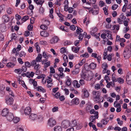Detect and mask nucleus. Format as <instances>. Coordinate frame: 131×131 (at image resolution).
Returning a JSON list of instances; mask_svg holds the SVG:
<instances>
[{
    "label": "nucleus",
    "mask_w": 131,
    "mask_h": 131,
    "mask_svg": "<svg viewBox=\"0 0 131 131\" xmlns=\"http://www.w3.org/2000/svg\"><path fill=\"white\" fill-rule=\"evenodd\" d=\"M93 100L96 103H99L100 101V97L101 94L98 91L94 90L92 92Z\"/></svg>",
    "instance_id": "obj_1"
},
{
    "label": "nucleus",
    "mask_w": 131,
    "mask_h": 131,
    "mask_svg": "<svg viewBox=\"0 0 131 131\" xmlns=\"http://www.w3.org/2000/svg\"><path fill=\"white\" fill-rule=\"evenodd\" d=\"M123 54L124 57L126 59H128L130 57L131 55V49L129 46H127L125 47Z\"/></svg>",
    "instance_id": "obj_2"
},
{
    "label": "nucleus",
    "mask_w": 131,
    "mask_h": 131,
    "mask_svg": "<svg viewBox=\"0 0 131 131\" xmlns=\"http://www.w3.org/2000/svg\"><path fill=\"white\" fill-rule=\"evenodd\" d=\"M56 122L55 119L53 118H51L48 121L47 124L49 126L52 127L55 125Z\"/></svg>",
    "instance_id": "obj_3"
},
{
    "label": "nucleus",
    "mask_w": 131,
    "mask_h": 131,
    "mask_svg": "<svg viewBox=\"0 0 131 131\" xmlns=\"http://www.w3.org/2000/svg\"><path fill=\"white\" fill-rule=\"evenodd\" d=\"M82 77L86 80H90L92 78V77L88 73H84L81 75Z\"/></svg>",
    "instance_id": "obj_4"
},
{
    "label": "nucleus",
    "mask_w": 131,
    "mask_h": 131,
    "mask_svg": "<svg viewBox=\"0 0 131 131\" xmlns=\"http://www.w3.org/2000/svg\"><path fill=\"white\" fill-rule=\"evenodd\" d=\"M14 101L13 98L10 96H8L5 99V103L8 105H11L13 103Z\"/></svg>",
    "instance_id": "obj_5"
},
{
    "label": "nucleus",
    "mask_w": 131,
    "mask_h": 131,
    "mask_svg": "<svg viewBox=\"0 0 131 131\" xmlns=\"http://www.w3.org/2000/svg\"><path fill=\"white\" fill-rule=\"evenodd\" d=\"M37 62L35 61H32L31 62V66L34 67V69L36 70H39L41 67V66Z\"/></svg>",
    "instance_id": "obj_6"
},
{
    "label": "nucleus",
    "mask_w": 131,
    "mask_h": 131,
    "mask_svg": "<svg viewBox=\"0 0 131 131\" xmlns=\"http://www.w3.org/2000/svg\"><path fill=\"white\" fill-rule=\"evenodd\" d=\"M47 86L48 88L51 87L53 85L52 79L49 77H47Z\"/></svg>",
    "instance_id": "obj_7"
},
{
    "label": "nucleus",
    "mask_w": 131,
    "mask_h": 131,
    "mask_svg": "<svg viewBox=\"0 0 131 131\" xmlns=\"http://www.w3.org/2000/svg\"><path fill=\"white\" fill-rule=\"evenodd\" d=\"M62 126L64 128H67L70 126V122L68 121H64L62 123Z\"/></svg>",
    "instance_id": "obj_8"
},
{
    "label": "nucleus",
    "mask_w": 131,
    "mask_h": 131,
    "mask_svg": "<svg viewBox=\"0 0 131 131\" xmlns=\"http://www.w3.org/2000/svg\"><path fill=\"white\" fill-rule=\"evenodd\" d=\"M2 20L4 23L8 22L10 20V17L7 15H4L2 17Z\"/></svg>",
    "instance_id": "obj_9"
},
{
    "label": "nucleus",
    "mask_w": 131,
    "mask_h": 131,
    "mask_svg": "<svg viewBox=\"0 0 131 131\" xmlns=\"http://www.w3.org/2000/svg\"><path fill=\"white\" fill-rule=\"evenodd\" d=\"M9 113V110L7 108H5L2 110L1 114L2 116L6 117Z\"/></svg>",
    "instance_id": "obj_10"
},
{
    "label": "nucleus",
    "mask_w": 131,
    "mask_h": 131,
    "mask_svg": "<svg viewBox=\"0 0 131 131\" xmlns=\"http://www.w3.org/2000/svg\"><path fill=\"white\" fill-rule=\"evenodd\" d=\"M7 120L9 121H11L13 119L14 117L12 113H9L6 117Z\"/></svg>",
    "instance_id": "obj_11"
},
{
    "label": "nucleus",
    "mask_w": 131,
    "mask_h": 131,
    "mask_svg": "<svg viewBox=\"0 0 131 131\" xmlns=\"http://www.w3.org/2000/svg\"><path fill=\"white\" fill-rule=\"evenodd\" d=\"M31 112V109L29 107H26L24 110V113L26 115H28Z\"/></svg>",
    "instance_id": "obj_12"
},
{
    "label": "nucleus",
    "mask_w": 131,
    "mask_h": 131,
    "mask_svg": "<svg viewBox=\"0 0 131 131\" xmlns=\"http://www.w3.org/2000/svg\"><path fill=\"white\" fill-rule=\"evenodd\" d=\"M48 60H42L41 63L42 64H44L45 68H47L50 65V61H48Z\"/></svg>",
    "instance_id": "obj_13"
},
{
    "label": "nucleus",
    "mask_w": 131,
    "mask_h": 131,
    "mask_svg": "<svg viewBox=\"0 0 131 131\" xmlns=\"http://www.w3.org/2000/svg\"><path fill=\"white\" fill-rule=\"evenodd\" d=\"M42 54H39L38 55L37 57L36 58L35 60H33V61H35L36 62H38L42 61Z\"/></svg>",
    "instance_id": "obj_14"
},
{
    "label": "nucleus",
    "mask_w": 131,
    "mask_h": 131,
    "mask_svg": "<svg viewBox=\"0 0 131 131\" xmlns=\"http://www.w3.org/2000/svg\"><path fill=\"white\" fill-rule=\"evenodd\" d=\"M90 13H92L93 15H96L98 13V9H88Z\"/></svg>",
    "instance_id": "obj_15"
},
{
    "label": "nucleus",
    "mask_w": 131,
    "mask_h": 131,
    "mask_svg": "<svg viewBox=\"0 0 131 131\" xmlns=\"http://www.w3.org/2000/svg\"><path fill=\"white\" fill-rule=\"evenodd\" d=\"M59 40V39L58 37L54 36L51 39L50 42L52 44L54 43L57 42Z\"/></svg>",
    "instance_id": "obj_16"
},
{
    "label": "nucleus",
    "mask_w": 131,
    "mask_h": 131,
    "mask_svg": "<svg viewBox=\"0 0 131 131\" xmlns=\"http://www.w3.org/2000/svg\"><path fill=\"white\" fill-rule=\"evenodd\" d=\"M71 102L74 104L78 105L79 103V99L77 97H75L72 99Z\"/></svg>",
    "instance_id": "obj_17"
},
{
    "label": "nucleus",
    "mask_w": 131,
    "mask_h": 131,
    "mask_svg": "<svg viewBox=\"0 0 131 131\" xmlns=\"http://www.w3.org/2000/svg\"><path fill=\"white\" fill-rule=\"evenodd\" d=\"M109 121V118L108 117H105L104 118L102 119L101 121V123L103 125H105Z\"/></svg>",
    "instance_id": "obj_18"
},
{
    "label": "nucleus",
    "mask_w": 131,
    "mask_h": 131,
    "mask_svg": "<svg viewBox=\"0 0 131 131\" xmlns=\"http://www.w3.org/2000/svg\"><path fill=\"white\" fill-rule=\"evenodd\" d=\"M66 79L65 82L66 84L68 86H69L71 84L72 82L71 79L68 77H66Z\"/></svg>",
    "instance_id": "obj_19"
},
{
    "label": "nucleus",
    "mask_w": 131,
    "mask_h": 131,
    "mask_svg": "<svg viewBox=\"0 0 131 131\" xmlns=\"http://www.w3.org/2000/svg\"><path fill=\"white\" fill-rule=\"evenodd\" d=\"M40 35L43 37H46L49 35V34L46 31H43L40 32Z\"/></svg>",
    "instance_id": "obj_20"
},
{
    "label": "nucleus",
    "mask_w": 131,
    "mask_h": 131,
    "mask_svg": "<svg viewBox=\"0 0 131 131\" xmlns=\"http://www.w3.org/2000/svg\"><path fill=\"white\" fill-rule=\"evenodd\" d=\"M90 19L88 16H86V17L83 20V23H86V25L87 26L89 24Z\"/></svg>",
    "instance_id": "obj_21"
},
{
    "label": "nucleus",
    "mask_w": 131,
    "mask_h": 131,
    "mask_svg": "<svg viewBox=\"0 0 131 131\" xmlns=\"http://www.w3.org/2000/svg\"><path fill=\"white\" fill-rule=\"evenodd\" d=\"M73 86L76 88H79L80 86V85L78 83V82L76 80H74L73 82Z\"/></svg>",
    "instance_id": "obj_22"
},
{
    "label": "nucleus",
    "mask_w": 131,
    "mask_h": 131,
    "mask_svg": "<svg viewBox=\"0 0 131 131\" xmlns=\"http://www.w3.org/2000/svg\"><path fill=\"white\" fill-rule=\"evenodd\" d=\"M37 115L35 114H32L29 116V118L32 120H35L37 118Z\"/></svg>",
    "instance_id": "obj_23"
},
{
    "label": "nucleus",
    "mask_w": 131,
    "mask_h": 131,
    "mask_svg": "<svg viewBox=\"0 0 131 131\" xmlns=\"http://www.w3.org/2000/svg\"><path fill=\"white\" fill-rule=\"evenodd\" d=\"M77 123L76 121L75 120H72L71 122H70V126L71 127H73L76 126Z\"/></svg>",
    "instance_id": "obj_24"
},
{
    "label": "nucleus",
    "mask_w": 131,
    "mask_h": 131,
    "mask_svg": "<svg viewBox=\"0 0 131 131\" xmlns=\"http://www.w3.org/2000/svg\"><path fill=\"white\" fill-rule=\"evenodd\" d=\"M36 89L38 91L42 92L43 93L46 92L45 90L41 86H38L36 88Z\"/></svg>",
    "instance_id": "obj_25"
},
{
    "label": "nucleus",
    "mask_w": 131,
    "mask_h": 131,
    "mask_svg": "<svg viewBox=\"0 0 131 131\" xmlns=\"http://www.w3.org/2000/svg\"><path fill=\"white\" fill-rule=\"evenodd\" d=\"M97 66L96 63L94 62H91L89 65L90 68L92 69H94L96 68Z\"/></svg>",
    "instance_id": "obj_26"
},
{
    "label": "nucleus",
    "mask_w": 131,
    "mask_h": 131,
    "mask_svg": "<svg viewBox=\"0 0 131 131\" xmlns=\"http://www.w3.org/2000/svg\"><path fill=\"white\" fill-rule=\"evenodd\" d=\"M49 54H47L45 52H43L42 53V55L43 57L45 58V59H43L42 60H48V59L49 58Z\"/></svg>",
    "instance_id": "obj_27"
},
{
    "label": "nucleus",
    "mask_w": 131,
    "mask_h": 131,
    "mask_svg": "<svg viewBox=\"0 0 131 131\" xmlns=\"http://www.w3.org/2000/svg\"><path fill=\"white\" fill-rule=\"evenodd\" d=\"M61 89L62 90H63L65 92V94L66 95H68L69 93V90L66 88L64 86H62Z\"/></svg>",
    "instance_id": "obj_28"
},
{
    "label": "nucleus",
    "mask_w": 131,
    "mask_h": 131,
    "mask_svg": "<svg viewBox=\"0 0 131 131\" xmlns=\"http://www.w3.org/2000/svg\"><path fill=\"white\" fill-rule=\"evenodd\" d=\"M6 26L5 24H3L0 26V29L1 31L4 32L6 30Z\"/></svg>",
    "instance_id": "obj_29"
},
{
    "label": "nucleus",
    "mask_w": 131,
    "mask_h": 131,
    "mask_svg": "<svg viewBox=\"0 0 131 131\" xmlns=\"http://www.w3.org/2000/svg\"><path fill=\"white\" fill-rule=\"evenodd\" d=\"M62 129L61 126H56L54 128V131H62Z\"/></svg>",
    "instance_id": "obj_30"
},
{
    "label": "nucleus",
    "mask_w": 131,
    "mask_h": 131,
    "mask_svg": "<svg viewBox=\"0 0 131 131\" xmlns=\"http://www.w3.org/2000/svg\"><path fill=\"white\" fill-rule=\"evenodd\" d=\"M101 37L103 39V41L104 42L106 41L108 39L106 38V33L102 34L101 36Z\"/></svg>",
    "instance_id": "obj_31"
},
{
    "label": "nucleus",
    "mask_w": 131,
    "mask_h": 131,
    "mask_svg": "<svg viewBox=\"0 0 131 131\" xmlns=\"http://www.w3.org/2000/svg\"><path fill=\"white\" fill-rule=\"evenodd\" d=\"M87 35V33L86 32H84L83 34L82 35V34H81L78 36V38L80 40H82L84 36L85 37V36H86Z\"/></svg>",
    "instance_id": "obj_32"
},
{
    "label": "nucleus",
    "mask_w": 131,
    "mask_h": 131,
    "mask_svg": "<svg viewBox=\"0 0 131 131\" xmlns=\"http://www.w3.org/2000/svg\"><path fill=\"white\" fill-rule=\"evenodd\" d=\"M79 49V47H76L74 46L72 47V51L76 53H77L78 52Z\"/></svg>",
    "instance_id": "obj_33"
},
{
    "label": "nucleus",
    "mask_w": 131,
    "mask_h": 131,
    "mask_svg": "<svg viewBox=\"0 0 131 131\" xmlns=\"http://www.w3.org/2000/svg\"><path fill=\"white\" fill-rule=\"evenodd\" d=\"M53 9H51L50 10L49 14V16L50 18L52 19H53L54 18V17L53 15Z\"/></svg>",
    "instance_id": "obj_34"
},
{
    "label": "nucleus",
    "mask_w": 131,
    "mask_h": 131,
    "mask_svg": "<svg viewBox=\"0 0 131 131\" xmlns=\"http://www.w3.org/2000/svg\"><path fill=\"white\" fill-rule=\"evenodd\" d=\"M101 75L98 73H96L95 75V77L96 80H99L101 79Z\"/></svg>",
    "instance_id": "obj_35"
},
{
    "label": "nucleus",
    "mask_w": 131,
    "mask_h": 131,
    "mask_svg": "<svg viewBox=\"0 0 131 131\" xmlns=\"http://www.w3.org/2000/svg\"><path fill=\"white\" fill-rule=\"evenodd\" d=\"M83 94L84 95L85 97H88L89 95V94L88 91L84 89L83 90Z\"/></svg>",
    "instance_id": "obj_36"
},
{
    "label": "nucleus",
    "mask_w": 131,
    "mask_h": 131,
    "mask_svg": "<svg viewBox=\"0 0 131 131\" xmlns=\"http://www.w3.org/2000/svg\"><path fill=\"white\" fill-rule=\"evenodd\" d=\"M29 18V17L28 16H24L22 17L21 20L23 21L24 22L28 20Z\"/></svg>",
    "instance_id": "obj_37"
},
{
    "label": "nucleus",
    "mask_w": 131,
    "mask_h": 131,
    "mask_svg": "<svg viewBox=\"0 0 131 131\" xmlns=\"http://www.w3.org/2000/svg\"><path fill=\"white\" fill-rule=\"evenodd\" d=\"M35 47L37 51L39 53L40 51V47L38 45V43H36L35 45Z\"/></svg>",
    "instance_id": "obj_38"
},
{
    "label": "nucleus",
    "mask_w": 131,
    "mask_h": 131,
    "mask_svg": "<svg viewBox=\"0 0 131 131\" xmlns=\"http://www.w3.org/2000/svg\"><path fill=\"white\" fill-rule=\"evenodd\" d=\"M106 38L108 39H110L111 40H113V38L111 37V34H109L107 32H106Z\"/></svg>",
    "instance_id": "obj_39"
},
{
    "label": "nucleus",
    "mask_w": 131,
    "mask_h": 131,
    "mask_svg": "<svg viewBox=\"0 0 131 131\" xmlns=\"http://www.w3.org/2000/svg\"><path fill=\"white\" fill-rule=\"evenodd\" d=\"M83 31V30L81 28L77 27V28L76 30V32L78 34L80 35L81 33Z\"/></svg>",
    "instance_id": "obj_40"
},
{
    "label": "nucleus",
    "mask_w": 131,
    "mask_h": 131,
    "mask_svg": "<svg viewBox=\"0 0 131 131\" xmlns=\"http://www.w3.org/2000/svg\"><path fill=\"white\" fill-rule=\"evenodd\" d=\"M11 40H10V41H12V40H15L17 38L16 35L15 33H13L12 34L11 37Z\"/></svg>",
    "instance_id": "obj_41"
},
{
    "label": "nucleus",
    "mask_w": 131,
    "mask_h": 131,
    "mask_svg": "<svg viewBox=\"0 0 131 131\" xmlns=\"http://www.w3.org/2000/svg\"><path fill=\"white\" fill-rule=\"evenodd\" d=\"M67 28L66 27H64L63 26H61L60 27V29L63 31L68 32V30L67 29Z\"/></svg>",
    "instance_id": "obj_42"
},
{
    "label": "nucleus",
    "mask_w": 131,
    "mask_h": 131,
    "mask_svg": "<svg viewBox=\"0 0 131 131\" xmlns=\"http://www.w3.org/2000/svg\"><path fill=\"white\" fill-rule=\"evenodd\" d=\"M44 2V0H39L36 3L37 5H40L41 6Z\"/></svg>",
    "instance_id": "obj_43"
},
{
    "label": "nucleus",
    "mask_w": 131,
    "mask_h": 131,
    "mask_svg": "<svg viewBox=\"0 0 131 131\" xmlns=\"http://www.w3.org/2000/svg\"><path fill=\"white\" fill-rule=\"evenodd\" d=\"M116 120L117 121L118 124L120 126H122L123 124V122L119 118H117Z\"/></svg>",
    "instance_id": "obj_44"
},
{
    "label": "nucleus",
    "mask_w": 131,
    "mask_h": 131,
    "mask_svg": "<svg viewBox=\"0 0 131 131\" xmlns=\"http://www.w3.org/2000/svg\"><path fill=\"white\" fill-rule=\"evenodd\" d=\"M117 81L119 83H122L124 82V80L121 78H117Z\"/></svg>",
    "instance_id": "obj_45"
},
{
    "label": "nucleus",
    "mask_w": 131,
    "mask_h": 131,
    "mask_svg": "<svg viewBox=\"0 0 131 131\" xmlns=\"http://www.w3.org/2000/svg\"><path fill=\"white\" fill-rule=\"evenodd\" d=\"M14 122L15 123H17L19 121V118L17 117H14L13 119Z\"/></svg>",
    "instance_id": "obj_46"
},
{
    "label": "nucleus",
    "mask_w": 131,
    "mask_h": 131,
    "mask_svg": "<svg viewBox=\"0 0 131 131\" xmlns=\"http://www.w3.org/2000/svg\"><path fill=\"white\" fill-rule=\"evenodd\" d=\"M40 28L41 29L46 30L48 28V27L47 26H46V25H41L40 26Z\"/></svg>",
    "instance_id": "obj_47"
},
{
    "label": "nucleus",
    "mask_w": 131,
    "mask_h": 131,
    "mask_svg": "<svg viewBox=\"0 0 131 131\" xmlns=\"http://www.w3.org/2000/svg\"><path fill=\"white\" fill-rule=\"evenodd\" d=\"M14 66V64L13 63L9 62L7 63L6 65V66L8 67H13Z\"/></svg>",
    "instance_id": "obj_48"
},
{
    "label": "nucleus",
    "mask_w": 131,
    "mask_h": 131,
    "mask_svg": "<svg viewBox=\"0 0 131 131\" xmlns=\"http://www.w3.org/2000/svg\"><path fill=\"white\" fill-rule=\"evenodd\" d=\"M107 51L105 50L104 51V53L103 54V58L105 60L107 58L106 56L108 55L107 53Z\"/></svg>",
    "instance_id": "obj_49"
},
{
    "label": "nucleus",
    "mask_w": 131,
    "mask_h": 131,
    "mask_svg": "<svg viewBox=\"0 0 131 131\" xmlns=\"http://www.w3.org/2000/svg\"><path fill=\"white\" fill-rule=\"evenodd\" d=\"M28 9L27 11V14L29 15H31L32 13V9Z\"/></svg>",
    "instance_id": "obj_50"
},
{
    "label": "nucleus",
    "mask_w": 131,
    "mask_h": 131,
    "mask_svg": "<svg viewBox=\"0 0 131 131\" xmlns=\"http://www.w3.org/2000/svg\"><path fill=\"white\" fill-rule=\"evenodd\" d=\"M68 2L67 0H66L64 2L65 5L64 6V8H68Z\"/></svg>",
    "instance_id": "obj_51"
},
{
    "label": "nucleus",
    "mask_w": 131,
    "mask_h": 131,
    "mask_svg": "<svg viewBox=\"0 0 131 131\" xmlns=\"http://www.w3.org/2000/svg\"><path fill=\"white\" fill-rule=\"evenodd\" d=\"M119 26L118 25H114L113 26V29H116L117 30H118L119 29Z\"/></svg>",
    "instance_id": "obj_52"
},
{
    "label": "nucleus",
    "mask_w": 131,
    "mask_h": 131,
    "mask_svg": "<svg viewBox=\"0 0 131 131\" xmlns=\"http://www.w3.org/2000/svg\"><path fill=\"white\" fill-rule=\"evenodd\" d=\"M90 121L91 122H93L95 121V118L94 116H91L89 118Z\"/></svg>",
    "instance_id": "obj_53"
},
{
    "label": "nucleus",
    "mask_w": 131,
    "mask_h": 131,
    "mask_svg": "<svg viewBox=\"0 0 131 131\" xmlns=\"http://www.w3.org/2000/svg\"><path fill=\"white\" fill-rule=\"evenodd\" d=\"M21 70V69H16L15 70V72L18 74H20L22 72V70Z\"/></svg>",
    "instance_id": "obj_54"
},
{
    "label": "nucleus",
    "mask_w": 131,
    "mask_h": 131,
    "mask_svg": "<svg viewBox=\"0 0 131 131\" xmlns=\"http://www.w3.org/2000/svg\"><path fill=\"white\" fill-rule=\"evenodd\" d=\"M58 107L55 106L52 109V111L53 112H57L58 111Z\"/></svg>",
    "instance_id": "obj_55"
},
{
    "label": "nucleus",
    "mask_w": 131,
    "mask_h": 131,
    "mask_svg": "<svg viewBox=\"0 0 131 131\" xmlns=\"http://www.w3.org/2000/svg\"><path fill=\"white\" fill-rule=\"evenodd\" d=\"M95 58L97 59V60L99 63H100L101 58L100 56L97 55V56H96V57Z\"/></svg>",
    "instance_id": "obj_56"
},
{
    "label": "nucleus",
    "mask_w": 131,
    "mask_h": 131,
    "mask_svg": "<svg viewBox=\"0 0 131 131\" xmlns=\"http://www.w3.org/2000/svg\"><path fill=\"white\" fill-rule=\"evenodd\" d=\"M43 21H44V23L47 25H49L50 24V22L46 18L44 19Z\"/></svg>",
    "instance_id": "obj_57"
},
{
    "label": "nucleus",
    "mask_w": 131,
    "mask_h": 131,
    "mask_svg": "<svg viewBox=\"0 0 131 131\" xmlns=\"http://www.w3.org/2000/svg\"><path fill=\"white\" fill-rule=\"evenodd\" d=\"M46 75L44 74H42L38 76L37 78L38 79H40L41 78L42 79H43L45 77Z\"/></svg>",
    "instance_id": "obj_58"
},
{
    "label": "nucleus",
    "mask_w": 131,
    "mask_h": 131,
    "mask_svg": "<svg viewBox=\"0 0 131 131\" xmlns=\"http://www.w3.org/2000/svg\"><path fill=\"white\" fill-rule=\"evenodd\" d=\"M79 72V70L78 69H76L75 70L73 71L72 73L73 74H78Z\"/></svg>",
    "instance_id": "obj_59"
},
{
    "label": "nucleus",
    "mask_w": 131,
    "mask_h": 131,
    "mask_svg": "<svg viewBox=\"0 0 131 131\" xmlns=\"http://www.w3.org/2000/svg\"><path fill=\"white\" fill-rule=\"evenodd\" d=\"M85 59H83L80 63H79V65L80 66H82L85 62Z\"/></svg>",
    "instance_id": "obj_60"
},
{
    "label": "nucleus",
    "mask_w": 131,
    "mask_h": 131,
    "mask_svg": "<svg viewBox=\"0 0 131 131\" xmlns=\"http://www.w3.org/2000/svg\"><path fill=\"white\" fill-rule=\"evenodd\" d=\"M25 55L26 53L24 52L21 51L19 54V56L20 57H21L23 56L25 57Z\"/></svg>",
    "instance_id": "obj_61"
},
{
    "label": "nucleus",
    "mask_w": 131,
    "mask_h": 131,
    "mask_svg": "<svg viewBox=\"0 0 131 131\" xmlns=\"http://www.w3.org/2000/svg\"><path fill=\"white\" fill-rule=\"evenodd\" d=\"M106 58L108 61H111L112 59V57L111 54L108 55L106 56Z\"/></svg>",
    "instance_id": "obj_62"
},
{
    "label": "nucleus",
    "mask_w": 131,
    "mask_h": 131,
    "mask_svg": "<svg viewBox=\"0 0 131 131\" xmlns=\"http://www.w3.org/2000/svg\"><path fill=\"white\" fill-rule=\"evenodd\" d=\"M8 60L6 57H4L3 60L2 62L4 64H6Z\"/></svg>",
    "instance_id": "obj_63"
},
{
    "label": "nucleus",
    "mask_w": 131,
    "mask_h": 131,
    "mask_svg": "<svg viewBox=\"0 0 131 131\" xmlns=\"http://www.w3.org/2000/svg\"><path fill=\"white\" fill-rule=\"evenodd\" d=\"M102 68H107L108 66L106 62H104L102 64Z\"/></svg>",
    "instance_id": "obj_64"
}]
</instances>
